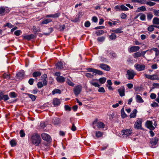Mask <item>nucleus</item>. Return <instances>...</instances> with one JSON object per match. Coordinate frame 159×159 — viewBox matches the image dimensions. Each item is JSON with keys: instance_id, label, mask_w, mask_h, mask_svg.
<instances>
[{"instance_id": "nucleus-1", "label": "nucleus", "mask_w": 159, "mask_h": 159, "mask_svg": "<svg viewBox=\"0 0 159 159\" xmlns=\"http://www.w3.org/2000/svg\"><path fill=\"white\" fill-rule=\"evenodd\" d=\"M31 140L32 143L36 146H38L41 143V138L37 134H33L31 137Z\"/></svg>"}, {"instance_id": "nucleus-2", "label": "nucleus", "mask_w": 159, "mask_h": 159, "mask_svg": "<svg viewBox=\"0 0 159 159\" xmlns=\"http://www.w3.org/2000/svg\"><path fill=\"white\" fill-rule=\"evenodd\" d=\"M92 125L93 128L95 129L97 128H103L105 126V125L103 122L99 121L97 119L93 122Z\"/></svg>"}, {"instance_id": "nucleus-3", "label": "nucleus", "mask_w": 159, "mask_h": 159, "mask_svg": "<svg viewBox=\"0 0 159 159\" xmlns=\"http://www.w3.org/2000/svg\"><path fill=\"white\" fill-rule=\"evenodd\" d=\"M136 75V73L132 70L130 69L127 71L126 75H128L127 78L129 80L133 79Z\"/></svg>"}, {"instance_id": "nucleus-4", "label": "nucleus", "mask_w": 159, "mask_h": 159, "mask_svg": "<svg viewBox=\"0 0 159 159\" xmlns=\"http://www.w3.org/2000/svg\"><path fill=\"white\" fill-rule=\"evenodd\" d=\"M82 87L81 86L78 85L76 86L73 89L74 94L76 96H78L80 93L82 91Z\"/></svg>"}, {"instance_id": "nucleus-5", "label": "nucleus", "mask_w": 159, "mask_h": 159, "mask_svg": "<svg viewBox=\"0 0 159 159\" xmlns=\"http://www.w3.org/2000/svg\"><path fill=\"white\" fill-rule=\"evenodd\" d=\"M144 75L146 78L150 80H159V77L157 75H150L146 74H145Z\"/></svg>"}, {"instance_id": "nucleus-6", "label": "nucleus", "mask_w": 159, "mask_h": 159, "mask_svg": "<svg viewBox=\"0 0 159 159\" xmlns=\"http://www.w3.org/2000/svg\"><path fill=\"white\" fill-rule=\"evenodd\" d=\"M134 67L138 71H141L144 70L145 66L143 64H136L134 65Z\"/></svg>"}, {"instance_id": "nucleus-7", "label": "nucleus", "mask_w": 159, "mask_h": 159, "mask_svg": "<svg viewBox=\"0 0 159 159\" xmlns=\"http://www.w3.org/2000/svg\"><path fill=\"white\" fill-rule=\"evenodd\" d=\"M132 131L130 129L123 130L121 132V134L124 136V137H127L130 135Z\"/></svg>"}, {"instance_id": "nucleus-8", "label": "nucleus", "mask_w": 159, "mask_h": 159, "mask_svg": "<svg viewBox=\"0 0 159 159\" xmlns=\"http://www.w3.org/2000/svg\"><path fill=\"white\" fill-rule=\"evenodd\" d=\"M43 139L47 141H49L51 140L50 136L47 134L43 133L41 134Z\"/></svg>"}, {"instance_id": "nucleus-9", "label": "nucleus", "mask_w": 159, "mask_h": 159, "mask_svg": "<svg viewBox=\"0 0 159 159\" xmlns=\"http://www.w3.org/2000/svg\"><path fill=\"white\" fill-rule=\"evenodd\" d=\"M141 124L142 119L140 118H138L135 122L134 127L137 129H139L141 127Z\"/></svg>"}, {"instance_id": "nucleus-10", "label": "nucleus", "mask_w": 159, "mask_h": 159, "mask_svg": "<svg viewBox=\"0 0 159 159\" xmlns=\"http://www.w3.org/2000/svg\"><path fill=\"white\" fill-rule=\"evenodd\" d=\"M157 142L158 139L156 137L151 139L150 141V143L151 144V147L152 148H155L154 146L157 144Z\"/></svg>"}, {"instance_id": "nucleus-11", "label": "nucleus", "mask_w": 159, "mask_h": 159, "mask_svg": "<svg viewBox=\"0 0 159 159\" xmlns=\"http://www.w3.org/2000/svg\"><path fill=\"white\" fill-rule=\"evenodd\" d=\"M99 67L102 69L107 71H109L110 70V66L106 64H101L99 65Z\"/></svg>"}, {"instance_id": "nucleus-12", "label": "nucleus", "mask_w": 159, "mask_h": 159, "mask_svg": "<svg viewBox=\"0 0 159 159\" xmlns=\"http://www.w3.org/2000/svg\"><path fill=\"white\" fill-rule=\"evenodd\" d=\"M140 47L137 46H132L128 49V51L129 52H133L137 51L139 50Z\"/></svg>"}, {"instance_id": "nucleus-13", "label": "nucleus", "mask_w": 159, "mask_h": 159, "mask_svg": "<svg viewBox=\"0 0 159 159\" xmlns=\"http://www.w3.org/2000/svg\"><path fill=\"white\" fill-rule=\"evenodd\" d=\"M118 91L120 96L123 97L125 95V89L124 87H122L120 88L118 90Z\"/></svg>"}, {"instance_id": "nucleus-14", "label": "nucleus", "mask_w": 159, "mask_h": 159, "mask_svg": "<svg viewBox=\"0 0 159 159\" xmlns=\"http://www.w3.org/2000/svg\"><path fill=\"white\" fill-rule=\"evenodd\" d=\"M146 125L147 127L151 130H153L155 129V128L152 125V121H147Z\"/></svg>"}, {"instance_id": "nucleus-15", "label": "nucleus", "mask_w": 159, "mask_h": 159, "mask_svg": "<svg viewBox=\"0 0 159 159\" xmlns=\"http://www.w3.org/2000/svg\"><path fill=\"white\" fill-rule=\"evenodd\" d=\"M7 7H0V14L3 15L5 14V13L8 12L7 11Z\"/></svg>"}, {"instance_id": "nucleus-16", "label": "nucleus", "mask_w": 159, "mask_h": 159, "mask_svg": "<svg viewBox=\"0 0 159 159\" xmlns=\"http://www.w3.org/2000/svg\"><path fill=\"white\" fill-rule=\"evenodd\" d=\"M61 103L60 100L57 98H55L53 99V103L54 105L55 106H58Z\"/></svg>"}, {"instance_id": "nucleus-17", "label": "nucleus", "mask_w": 159, "mask_h": 159, "mask_svg": "<svg viewBox=\"0 0 159 159\" xmlns=\"http://www.w3.org/2000/svg\"><path fill=\"white\" fill-rule=\"evenodd\" d=\"M74 119L73 118H70V122L72 124V127L71 129L73 131H75L76 130V128L75 125L74 123Z\"/></svg>"}, {"instance_id": "nucleus-18", "label": "nucleus", "mask_w": 159, "mask_h": 159, "mask_svg": "<svg viewBox=\"0 0 159 159\" xmlns=\"http://www.w3.org/2000/svg\"><path fill=\"white\" fill-rule=\"evenodd\" d=\"M65 79L62 76H58L56 78L57 81L60 83H63L65 81Z\"/></svg>"}, {"instance_id": "nucleus-19", "label": "nucleus", "mask_w": 159, "mask_h": 159, "mask_svg": "<svg viewBox=\"0 0 159 159\" xmlns=\"http://www.w3.org/2000/svg\"><path fill=\"white\" fill-rule=\"evenodd\" d=\"M34 35L32 34L30 35H26L23 36V38L25 39H27L28 40H30L31 39L34 38Z\"/></svg>"}, {"instance_id": "nucleus-20", "label": "nucleus", "mask_w": 159, "mask_h": 159, "mask_svg": "<svg viewBox=\"0 0 159 159\" xmlns=\"http://www.w3.org/2000/svg\"><path fill=\"white\" fill-rule=\"evenodd\" d=\"M52 122L55 125H58L60 123V119L57 117H54L53 118Z\"/></svg>"}, {"instance_id": "nucleus-21", "label": "nucleus", "mask_w": 159, "mask_h": 159, "mask_svg": "<svg viewBox=\"0 0 159 159\" xmlns=\"http://www.w3.org/2000/svg\"><path fill=\"white\" fill-rule=\"evenodd\" d=\"M136 102L138 103H143L144 102L142 97L139 95H137L136 97Z\"/></svg>"}, {"instance_id": "nucleus-22", "label": "nucleus", "mask_w": 159, "mask_h": 159, "mask_svg": "<svg viewBox=\"0 0 159 159\" xmlns=\"http://www.w3.org/2000/svg\"><path fill=\"white\" fill-rule=\"evenodd\" d=\"M133 2H138L141 4H146L147 0H133L132 1Z\"/></svg>"}, {"instance_id": "nucleus-23", "label": "nucleus", "mask_w": 159, "mask_h": 159, "mask_svg": "<svg viewBox=\"0 0 159 159\" xmlns=\"http://www.w3.org/2000/svg\"><path fill=\"white\" fill-rule=\"evenodd\" d=\"M24 72L23 70L18 72L16 74L17 76L19 79H22L24 76Z\"/></svg>"}, {"instance_id": "nucleus-24", "label": "nucleus", "mask_w": 159, "mask_h": 159, "mask_svg": "<svg viewBox=\"0 0 159 159\" xmlns=\"http://www.w3.org/2000/svg\"><path fill=\"white\" fill-rule=\"evenodd\" d=\"M56 68L58 69H62L63 68V63L61 62H59L56 64Z\"/></svg>"}, {"instance_id": "nucleus-25", "label": "nucleus", "mask_w": 159, "mask_h": 159, "mask_svg": "<svg viewBox=\"0 0 159 159\" xmlns=\"http://www.w3.org/2000/svg\"><path fill=\"white\" fill-rule=\"evenodd\" d=\"M111 31L116 34L121 33L123 32L120 28H117L115 29L112 30H111Z\"/></svg>"}, {"instance_id": "nucleus-26", "label": "nucleus", "mask_w": 159, "mask_h": 159, "mask_svg": "<svg viewBox=\"0 0 159 159\" xmlns=\"http://www.w3.org/2000/svg\"><path fill=\"white\" fill-rule=\"evenodd\" d=\"M137 111L136 109H134L132 112V113L130 114L129 116L130 117V118L135 117L136 116Z\"/></svg>"}, {"instance_id": "nucleus-27", "label": "nucleus", "mask_w": 159, "mask_h": 159, "mask_svg": "<svg viewBox=\"0 0 159 159\" xmlns=\"http://www.w3.org/2000/svg\"><path fill=\"white\" fill-rule=\"evenodd\" d=\"M95 80H91L90 81V83L91 85L94 86L95 87H99L100 86L99 84L98 83L94 82V81Z\"/></svg>"}, {"instance_id": "nucleus-28", "label": "nucleus", "mask_w": 159, "mask_h": 159, "mask_svg": "<svg viewBox=\"0 0 159 159\" xmlns=\"http://www.w3.org/2000/svg\"><path fill=\"white\" fill-rule=\"evenodd\" d=\"M41 75V73L40 71H35L33 74V76L34 77L39 76Z\"/></svg>"}, {"instance_id": "nucleus-29", "label": "nucleus", "mask_w": 159, "mask_h": 159, "mask_svg": "<svg viewBox=\"0 0 159 159\" xmlns=\"http://www.w3.org/2000/svg\"><path fill=\"white\" fill-rule=\"evenodd\" d=\"M61 93V91L60 89H55L52 91V95H54L56 93L60 94Z\"/></svg>"}, {"instance_id": "nucleus-30", "label": "nucleus", "mask_w": 159, "mask_h": 159, "mask_svg": "<svg viewBox=\"0 0 159 159\" xmlns=\"http://www.w3.org/2000/svg\"><path fill=\"white\" fill-rule=\"evenodd\" d=\"M153 24L156 25L159 24V19L157 17H154L152 20Z\"/></svg>"}, {"instance_id": "nucleus-31", "label": "nucleus", "mask_w": 159, "mask_h": 159, "mask_svg": "<svg viewBox=\"0 0 159 159\" xmlns=\"http://www.w3.org/2000/svg\"><path fill=\"white\" fill-rule=\"evenodd\" d=\"M103 133L99 131H96V136L97 138H99L102 136Z\"/></svg>"}, {"instance_id": "nucleus-32", "label": "nucleus", "mask_w": 159, "mask_h": 159, "mask_svg": "<svg viewBox=\"0 0 159 159\" xmlns=\"http://www.w3.org/2000/svg\"><path fill=\"white\" fill-rule=\"evenodd\" d=\"M106 80H107L106 78H105V77H102V78H100L99 79V82L101 84H103L105 82Z\"/></svg>"}, {"instance_id": "nucleus-33", "label": "nucleus", "mask_w": 159, "mask_h": 159, "mask_svg": "<svg viewBox=\"0 0 159 159\" xmlns=\"http://www.w3.org/2000/svg\"><path fill=\"white\" fill-rule=\"evenodd\" d=\"M121 116L122 118H125L126 117V115L125 114L124 109V108H123L121 110Z\"/></svg>"}, {"instance_id": "nucleus-34", "label": "nucleus", "mask_w": 159, "mask_h": 159, "mask_svg": "<svg viewBox=\"0 0 159 159\" xmlns=\"http://www.w3.org/2000/svg\"><path fill=\"white\" fill-rule=\"evenodd\" d=\"M28 95L29 97L32 99V101H34L36 99V97L34 95L30 94H28Z\"/></svg>"}, {"instance_id": "nucleus-35", "label": "nucleus", "mask_w": 159, "mask_h": 159, "mask_svg": "<svg viewBox=\"0 0 159 159\" xmlns=\"http://www.w3.org/2000/svg\"><path fill=\"white\" fill-rule=\"evenodd\" d=\"M141 54L140 52H138L134 54L133 56L134 58H137L140 57L141 56Z\"/></svg>"}, {"instance_id": "nucleus-36", "label": "nucleus", "mask_w": 159, "mask_h": 159, "mask_svg": "<svg viewBox=\"0 0 159 159\" xmlns=\"http://www.w3.org/2000/svg\"><path fill=\"white\" fill-rule=\"evenodd\" d=\"M52 20L50 19H46L45 20L43 21L41 23V24H47L49 22H51Z\"/></svg>"}, {"instance_id": "nucleus-37", "label": "nucleus", "mask_w": 159, "mask_h": 159, "mask_svg": "<svg viewBox=\"0 0 159 159\" xmlns=\"http://www.w3.org/2000/svg\"><path fill=\"white\" fill-rule=\"evenodd\" d=\"M156 4L155 2H152L151 1H147L146 4L151 7L154 6Z\"/></svg>"}, {"instance_id": "nucleus-38", "label": "nucleus", "mask_w": 159, "mask_h": 159, "mask_svg": "<svg viewBox=\"0 0 159 159\" xmlns=\"http://www.w3.org/2000/svg\"><path fill=\"white\" fill-rule=\"evenodd\" d=\"M121 10L123 11H127L129 10L128 8L124 5H121L120 6Z\"/></svg>"}, {"instance_id": "nucleus-39", "label": "nucleus", "mask_w": 159, "mask_h": 159, "mask_svg": "<svg viewBox=\"0 0 159 159\" xmlns=\"http://www.w3.org/2000/svg\"><path fill=\"white\" fill-rule=\"evenodd\" d=\"M104 33V31L102 30H98V31H97L96 32V34L97 36H98L100 35L101 34H103Z\"/></svg>"}, {"instance_id": "nucleus-40", "label": "nucleus", "mask_w": 159, "mask_h": 159, "mask_svg": "<svg viewBox=\"0 0 159 159\" xmlns=\"http://www.w3.org/2000/svg\"><path fill=\"white\" fill-rule=\"evenodd\" d=\"M109 38L111 39H115L116 38V36L115 34L112 33L111 34V35L110 36Z\"/></svg>"}, {"instance_id": "nucleus-41", "label": "nucleus", "mask_w": 159, "mask_h": 159, "mask_svg": "<svg viewBox=\"0 0 159 159\" xmlns=\"http://www.w3.org/2000/svg\"><path fill=\"white\" fill-rule=\"evenodd\" d=\"M10 143L12 147H14L16 146V143L14 140H12L10 141Z\"/></svg>"}, {"instance_id": "nucleus-42", "label": "nucleus", "mask_w": 159, "mask_h": 159, "mask_svg": "<svg viewBox=\"0 0 159 159\" xmlns=\"http://www.w3.org/2000/svg\"><path fill=\"white\" fill-rule=\"evenodd\" d=\"M48 31L49 32L48 33H44V34L45 35H49L50 34V33H51V32H52V31H53L52 28H48Z\"/></svg>"}, {"instance_id": "nucleus-43", "label": "nucleus", "mask_w": 159, "mask_h": 159, "mask_svg": "<svg viewBox=\"0 0 159 159\" xmlns=\"http://www.w3.org/2000/svg\"><path fill=\"white\" fill-rule=\"evenodd\" d=\"M154 25H151L148 28V31L150 32L154 30Z\"/></svg>"}, {"instance_id": "nucleus-44", "label": "nucleus", "mask_w": 159, "mask_h": 159, "mask_svg": "<svg viewBox=\"0 0 159 159\" xmlns=\"http://www.w3.org/2000/svg\"><path fill=\"white\" fill-rule=\"evenodd\" d=\"M3 77L4 79H9L10 78V75L9 74L4 73L3 75Z\"/></svg>"}, {"instance_id": "nucleus-45", "label": "nucleus", "mask_w": 159, "mask_h": 159, "mask_svg": "<svg viewBox=\"0 0 159 159\" xmlns=\"http://www.w3.org/2000/svg\"><path fill=\"white\" fill-rule=\"evenodd\" d=\"M94 73H95V74H97L99 75H101L103 74V72L102 71L96 69H95Z\"/></svg>"}, {"instance_id": "nucleus-46", "label": "nucleus", "mask_w": 159, "mask_h": 159, "mask_svg": "<svg viewBox=\"0 0 159 159\" xmlns=\"http://www.w3.org/2000/svg\"><path fill=\"white\" fill-rule=\"evenodd\" d=\"M159 55V51L157 52H156L155 53V56L156 57L154 58V60L155 61H159V58L157 57Z\"/></svg>"}, {"instance_id": "nucleus-47", "label": "nucleus", "mask_w": 159, "mask_h": 159, "mask_svg": "<svg viewBox=\"0 0 159 159\" xmlns=\"http://www.w3.org/2000/svg\"><path fill=\"white\" fill-rule=\"evenodd\" d=\"M9 99V98L7 95H4L2 98V100H4V101H7Z\"/></svg>"}, {"instance_id": "nucleus-48", "label": "nucleus", "mask_w": 159, "mask_h": 159, "mask_svg": "<svg viewBox=\"0 0 159 159\" xmlns=\"http://www.w3.org/2000/svg\"><path fill=\"white\" fill-rule=\"evenodd\" d=\"M139 9H140L139 11H144L147 10L146 8L144 6H141L139 7Z\"/></svg>"}, {"instance_id": "nucleus-49", "label": "nucleus", "mask_w": 159, "mask_h": 159, "mask_svg": "<svg viewBox=\"0 0 159 159\" xmlns=\"http://www.w3.org/2000/svg\"><path fill=\"white\" fill-rule=\"evenodd\" d=\"M6 26L10 28H11L13 27V26L11 23L8 22L6 23L4 25V27Z\"/></svg>"}, {"instance_id": "nucleus-50", "label": "nucleus", "mask_w": 159, "mask_h": 159, "mask_svg": "<svg viewBox=\"0 0 159 159\" xmlns=\"http://www.w3.org/2000/svg\"><path fill=\"white\" fill-rule=\"evenodd\" d=\"M21 33V31L20 30H18L14 32V34L16 36H18L20 35Z\"/></svg>"}, {"instance_id": "nucleus-51", "label": "nucleus", "mask_w": 159, "mask_h": 159, "mask_svg": "<svg viewBox=\"0 0 159 159\" xmlns=\"http://www.w3.org/2000/svg\"><path fill=\"white\" fill-rule=\"evenodd\" d=\"M9 96L11 98H15L16 97V93L14 92L10 93L9 94Z\"/></svg>"}, {"instance_id": "nucleus-52", "label": "nucleus", "mask_w": 159, "mask_h": 159, "mask_svg": "<svg viewBox=\"0 0 159 159\" xmlns=\"http://www.w3.org/2000/svg\"><path fill=\"white\" fill-rule=\"evenodd\" d=\"M20 136L21 137H23L25 136V133L24 131L23 130H21L20 132Z\"/></svg>"}, {"instance_id": "nucleus-53", "label": "nucleus", "mask_w": 159, "mask_h": 159, "mask_svg": "<svg viewBox=\"0 0 159 159\" xmlns=\"http://www.w3.org/2000/svg\"><path fill=\"white\" fill-rule=\"evenodd\" d=\"M153 15L151 13H149L147 15V19L148 20H150L152 18Z\"/></svg>"}, {"instance_id": "nucleus-54", "label": "nucleus", "mask_w": 159, "mask_h": 159, "mask_svg": "<svg viewBox=\"0 0 159 159\" xmlns=\"http://www.w3.org/2000/svg\"><path fill=\"white\" fill-rule=\"evenodd\" d=\"M141 16L140 17V19L143 21L144 20L146 19V16L144 14H142H142H141Z\"/></svg>"}, {"instance_id": "nucleus-55", "label": "nucleus", "mask_w": 159, "mask_h": 159, "mask_svg": "<svg viewBox=\"0 0 159 159\" xmlns=\"http://www.w3.org/2000/svg\"><path fill=\"white\" fill-rule=\"evenodd\" d=\"M153 13L155 16H158L159 14V10H153Z\"/></svg>"}, {"instance_id": "nucleus-56", "label": "nucleus", "mask_w": 159, "mask_h": 159, "mask_svg": "<svg viewBox=\"0 0 159 159\" xmlns=\"http://www.w3.org/2000/svg\"><path fill=\"white\" fill-rule=\"evenodd\" d=\"M60 15V13H56L52 14V18H55L58 17Z\"/></svg>"}, {"instance_id": "nucleus-57", "label": "nucleus", "mask_w": 159, "mask_h": 159, "mask_svg": "<svg viewBox=\"0 0 159 159\" xmlns=\"http://www.w3.org/2000/svg\"><path fill=\"white\" fill-rule=\"evenodd\" d=\"M95 69L92 68H88L87 69L88 71L89 72H92L93 73H94L95 71Z\"/></svg>"}, {"instance_id": "nucleus-58", "label": "nucleus", "mask_w": 159, "mask_h": 159, "mask_svg": "<svg viewBox=\"0 0 159 159\" xmlns=\"http://www.w3.org/2000/svg\"><path fill=\"white\" fill-rule=\"evenodd\" d=\"M105 39L104 37H99L98 38L97 40L99 41L102 42Z\"/></svg>"}, {"instance_id": "nucleus-59", "label": "nucleus", "mask_w": 159, "mask_h": 159, "mask_svg": "<svg viewBox=\"0 0 159 159\" xmlns=\"http://www.w3.org/2000/svg\"><path fill=\"white\" fill-rule=\"evenodd\" d=\"M98 91L99 92L104 93L105 91L103 87L99 88L98 90Z\"/></svg>"}, {"instance_id": "nucleus-60", "label": "nucleus", "mask_w": 159, "mask_h": 159, "mask_svg": "<svg viewBox=\"0 0 159 159\" xmlns=\"http://www.w3.org/2000/svg\"><path fill=\"white\" fill-rule=\"evenodd\" d=\"M43 85L41 82H39L37 83L38 87L39 88H41Z\"/></svg>"}, {"instance_id": "nucleus-61", "label": "nucleus", "mask_w": 159, "mask_h": 159, "mask_svg": "<svg viewBox=\"0 0 159 159\" xmlns=\"http://www.w3.org/2000/svg\"><path fill=\"white\" fill-rule=\"evenodd\" d=\"M90 25V23L89 21H86L84 24L85 26L86 27H89Z\"/></svg>"}, {"instance_id": "nucleus-62", "label": "nucleus", "mask_w": 159, "mask_h": 159, "mask_svg": "<svg viewBox=\"0 0 159 159\" xmlns=\"http://www.w3.org/2000/svg\"><path fill=\"white\" fill-rule=\"evenodd\" d=\"M65 26L64 25H61L59 27V29L61 31H63L65 28Z\"/></svg>"}, {"instance_id": "nucleus-63", "label": "nucleus", "mask_w": 159, "mask_h": 159, "mask_svg": "<svg viewBox=\"0 0 159 159\" xmlns=\"http://www.w3.org/2000/svg\"><path fill=\"white\" fill-rule=\"evenodd\" d=\"M85 76L87 77L90 78H92L93 77V75L89 73H87L85 74Z\"/></svg>"}, {"instance_id": "nucleus-64", "label": "nucleus", "mask_w": 159, "mask_h": 159, "mask_svg": "<svg viewBox=\"0 0 159 159\" xmlns=\"http://www.w3.org/2000/svg\"><path fill=\"white\" fill-rule=\"evenodd\" d=\"M34 82V80L32 78H31L29 79L28 83L32 85L33 84Z\"/></svg>"}]
</instances>
